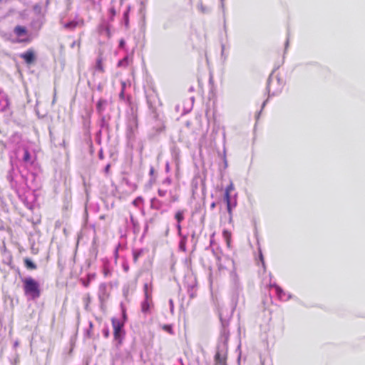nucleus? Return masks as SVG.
<instances>
[{
    "label": "nucleus",
    "instance_id": "1",
    "mask_svg": "<svg viewBox=\"0 0 365 365\" xmlns=\"http://www.w3.org/2000/svg\"><path fill=\"white\" fill-rule=\"evenodd\" d=\"M24 292L26 297L36 299L41 296L39 283L33 277H28L22 279Z\"/></svg>",
    "mask_w": 365,
    "mask_h": 365
},
{
    "label": "nucleus",
    "instance_id": "2",
    "mask_svg": "<svg viewBox=\"0 0 365 365\" xmlns=\"http://www.w3.org/2000/svg\"><path fill=\"white\" fill-rule=\"evenodd\" d=\"M111 322L113 328L114 339L118 342V345H120L125 335V333L123 330V324L115 318H112Z\"/></svg>",
    "mask_w": 365,
    "mask_h": 365
},
{
    "label": "nucleus",
    "instance_id": "3",
    "mask_svg": "<svg viewBox=\"0 0 365 365\" xmlns=\"http://www.w3.org/2000/svg\"><path fill=\"white\" fill-rule=\"evenodd\" d=\"M215 361L216 365H227V348L224 349L218 348L215 356Z\"/></svg>",
    "mask_w": 365,
    "mask_h": 365
},
{
    "label": "nucleus",
    "instance_id": "4",
    "mask_svg": "<svg viewBox=\"0 0 365 365\" xmlns=\"http://www.w3.org/2000/svg\"><path fill=\"white\" fill-rule=\"evenodd\" d=\"M20 58L24 59L28 65L32 64L36 60L34 51L31 48L28 49L26 52L20 54Z\"/></svg>",
    "mask_w": 365,
    "mask_h": 365
},
{
    "label": "nucleus",
    "instance_id": "5",
    "mask_svg": "<svg viewBox=\"0 0 365 365\" xmlns=\"http://www.w3.org/2000/svg\"><path fill=\"white\" fill-rule=\"evenodd\" d=\"M99 295L98 298L101 303L105 302L108 299L110 294L107 292V286L106 284H101L99 286Z\"/></svg>",
    "mask_w": 365,
    "mask_h": 365
},
{
    "label": "nucleus",
    "instance_id": "6",
    "mask_svg": "<svg viewBox=\"0 0 365 365\" xmlns=\"http://www.w3.org/2000/svg\"><path fill=\"white\" fill-rule=\"evenodd\" d=\"M14 32L18 37H21L28 34V30L26 28L20 25H18L14 28Z\"/></svg>",
    "mask_w": 365,
    "mask_h": 365
},
{
    "label": "nucleus",
    "instance_id": "7",
    "mask_svg": "<svg viewBox=\"0 0 365 365\" xmlns=\"http://www.w3.org/2000/svg\"><path fill=\"white\" fill-rule=\"evenodd\" d=\"M95 68L96 71H98L100 73L105 72V68L103 66V56L101 54H100L96 59V63Z\"/></svg>",
    "mask_w": 365,
    "mask_h": 365
},
{
    "label": "nucleus",
    "instance_id": "8",
    "mask_svg": "<svg viewBox=\"0 0 365 365\" xmlns=\"http://www.w3.org/2000/svg\"><path fill=\"white\" fill-rule=\"evenodd\" d=\"M231 193H229V192H225V194H224V200L226 202V205H227V212L230 216V217H232V205H231V196H230Z\"/></svg>",
    "mask_w": 365,
    "mask_h": 365
},
{
    "label": "nucleus",
    "instance_id": "9",
    "mask_svg": "<svg viewBox=\"0 0 365 365\" xmlns=\"http://www.w3.org/2000/svg\"><path fill=\"white\" fill-rule=\"evenodd\" d=\"M78 25L83 26L84 25L83 20H81L79 22L75 21H70V22H68V23L65 24L63 26H64L65 29H70V30H73Z\"/></svg>",
    "mask_w": 365,
    "mask_h": 365
},
{
    "label": "nucleus",
    "instance_id": "10",
    "mask_svg": "<svg viewBox=\"0 0 365 365\" xmlns=\"http://www.w3.org/2000/svg\"><path fill=\"white\" fill-rule=\"evenodd\" d=\"M222 237L225 240L227 247L228 248L231 247V241H232V232L227 230H224L222 231Z\"/></svg>",
    "mask_w": 365,
    "mask_h": 365
},
{
    "label": "nucleus",
    "instance_id": "11",
    "mask_svg": "<svg viewBox=\"0 0 365 365\" xmlns=\"http://www.w3.org/2000/svg\"><path fill=\"white\" fill-rule=\"evenodd\" d=\"M25 267L30 270H34L37 268L36 264L33 262L29 258H25L24 259Z\"/></svg>",
    "mask_w": 365,
    "mask_h": 365
},
{
    "label": "nucleus",
    "instance_id": "12",
    "mask_svg": "<svg viewBox=\"0 0 365 365\" xmlns=\"http://www.w3.org/2000/svg\"><path fill=\"white\" fill-rule=\"evenodd\" d=\"M185 210H178L175 214V219L178 222V223L181 224V222L184 220Z\"/></svg>",
    "mask_w": 365,
    "mask_h": 365
},
{
    "label": "nucleus",
    "instance_id": "13",
    "mask_svg": "<svg viewBox=\"0 0 365 365\" xmlns=\"http://www.w3.org/2000/svg\"><path fill=\"white\" fill-rule=\"evenodd\" d=\"M143 254H144V250L143 249L134 250L133 252L134 263H137L139 257H141Z\"/></svg>",
    "mask_w": 365,
    "mask_h": 365
},
{
    "label": "nucleus",
    "instance_id": "14",
    "mask_svg": "<svg viewBox=\"0 0 365 365\" xmlns=\"http://www.w3.org/2000/svg\"><path fill=\"white\" fill-rule=\"evenodd\" d=\"M150 299L145 298V300L142 302L141 304V310L143 312H147L149 310L150 308Z\"/></svg>",
    "mask_w": 365,
    "mask_h": 365
},
{
    "label": "nucleus",
    "instance_id": "15",
    "mask_svg": "<svg viewBox=\"0 0 365 365\" xmlns=\"http://www.w3.org/2000/svg\"><path fill=\"white\" fill-rule=\"evenodd\" d=\"M143 291H144V294H145V297L147 298V299H151L152 297V290H150V292H149L148 290V283H145L143 286Z\"/></svg>",
    "mask_w": 365,
    "mask_h": 365
},
{
    "label": "nucleus",
    "instance_id": "16",
    "mask_svg": "<svg viewBox=\"0 0 365 365\" xmlns=\"http://www.w3.org/2000/svg\"><path fill=\"white\" fill-rule=\"evenodd\" d=\"M83 302L85 303V309L88 310L89 309V305L91 302V297L89 294H86L85 297H83Z\"/></svg>",
    "mask_w": 365,
    "mask_h": 365
},
{
    "label": "nucleus",
    "instance_id": "17",
    "mask_svg": "<svg viewBox=\"0 0 365 365\" xmlns=\"http://www.w3.org/2000/svg\"><path fill=\"white\" fill-rule=\"evenodd\" d=\"M128 65V57H125L122 60L119 61L118 63V66H127Z\"/></svg>",
    "mask_w": 365,
    "mask_h": 365
},
{
    "label": "nucleus",
    "instance_id": "18",
    "mask_svg": "<svg viewBox=\"0 0 365 365\" xmlns=\"http://www.w3.org/2000/svg\"><path fill=\"white\" fill-rule=\"evenodd\" d=\"M23 159L25 162H28L31 159V155L27 149L24 150V154Z\"/></svg>",
    "mask_w": 365,
    "mask_h": 365
},
{
    "label": "nucleus",
    "instance_id": "19",
    "mask_svg": "<svg viewBox=\"0 0 365 365\" xmlns=\"http://www.w3.org/2000/svg\"><path fill=\"white\" fill-rule=\"evenodd\" d=\"M105 103H106V101L104 100H99L98 101L96 107H97V110L99 112L102 111V106H103V104H105Z\"/></svg>",
    "mask_w": 365,
    "mask_h": 365
},
{
    "label": "nucleus",
    "instance_id": "20",
    "mask_svg": "<svg viewBox=\"0 0 365 365\" xmlns=\"http://www.w3.org/2000/svg\"><path fill=\"white\" fill-rule=\"evenodd\" d=\"M234 190H235V186L232 182H230V185H228L226 187L225 192L231 193Z\"/></svg>",
    "mask_w": 365,
    "mask_h": 365
},
{
    "label": "nucleus",
    "instance_id": "21",
    "mask_svg": "<svg viewBox=\"0 0 365 365\" xmlns=\"http://www.w3.org/2000/svg\"><path fill=\"white\" fill-rule=\"evenodd\" d=\"M218 262H218V269H219L220 271H222L223 269H227V267H225V266L222 264V262H221V259H220V257L218 258Z\"/></svg>",
    "mask_w": 365,
    "mask_h": 365
},
{
    "label": "nucleus",
    "instance_id": "22",
    "mask_svg": "<svg viewBox=\"0 0 365 365\" xmlns=\"http://www.w3.org/2000/svg\"><path fill=\"white\" fill-rule=\"evenodd\" d=\"M31 41V39L29 38H19L16 41L18 43H29Z\"/></svg>",
    "mask_w": 365,
    "mask_h": 365
},
{
    "label": "nucleus",
    "instance_id": "23",
    "mask_svg": "<svg viewBox=\"0 0 365 365\" xmlns=\"http://www.w3.org/2000/svg\"><path fill=\"white\" fill-rule=\"evenodd\" d=\"M163 329L170 334L173 333V329H172L171 326H170V325H165L163 327Z\"/></svg>",
    "mask_w": 365,
    "mask_h": 365
},
{
    "label": "nucleus",
    "instance_id": "24",
    "mask_svg": "<svg viewBox=\"0 0 365 365\" xmlns=\"http://www.w3.org/2000/svg\"><path fill=\"white\" fill-rule=\"evenodd\" d=\"M158 195H159L160 197H164V196H165V195H166L167 192H166V190H165L159 189V190H158Z\"/></svg>",
    "mask_w": 365,
    "mask_h": 365
},
{
    "label": "nucleus",
    "instance_id": "25",
    "mask_svg": "<svg viewBox=\"0 0 365 365\" xmlns=\"http://www.w3.org/2000/svg\"><path fill=\"white\" fill-rule=\"evenodd\" d=\"M274 287H275L277 294L280 297H281V293L283 292L282 289L279 287H278V286H275Z\"/></svg>",
    "mask_w": 365,
    "mask_h": 365
},
{
    "label": "nucleus",
    "instance_id": "26",
    "mask_svg": "<svg viewBox=\"0 0 365 365\" xmlns=\"http://www.w3.org/2000/svg\"><path fill=\"white\" fill-rule=\"evenodd\" d=\"M110 164H108L106 168H105V173L106 174H109V172H110Z\"/></svg>",
    "mask_w": 365,
    "mask_h": 365
},
{
    "label": "nucleus",
    "instance_id": "27",
    "mask_svg": "<svg viewBox=\"0 0 365 365\" xmlns=\"http://www.w3.org/2000/svg\"><path fill=\"white\" fill-rule=\"evenodd\" d=\"M177 229H178V232L180 233L181 230H182V227H181L180 224H179V223L177 224Z\"/></svg>",
    "mask_w": 365,
    "mask_h": 365
},
{
    "label": "nucleus",
    "instance_id": "28",
    "mask_svg": "<svg viewBox=\"0 0 365 365\" xmlns=\"http://www.w3.org/2000/svg\"><path fill=\"white\" fill-rule=\"evenodd\" d=\"M103 333H104V336H105L106 338H108V336H109V331H108V329H107V330H105V331H103Z\"/></svg>",
    "mask_w": 365,
    "mask_h": 365
},
{
    "label": "nucleus",
    "instance_id": "29",
    "mask_svg": "<svg viewBox=\"0 0 365 365\" xmlns=\"http://www.w3.org/2000/svg\"><path fill=\"white\" fill-rule=\"evenodd\" d=\"M109 274H110V272H109V271H108V270H106V269H105V270H104V275H105L106 277V276H108Z\"/></svg>",
    "mask_w": 365,
    "mask_h": 365
},
{
    "label": "nucleus",
    "instance_id": "30",
    "mask_svg": "<svg viewBox=\"0 0 365 365\" xmlns=\"http://www.w3.org/2000/svg\"><path fill=\"white\" fill-rule=\"evenodd\" d=\"M120 97L123 98H124V91L123 90L121 91L120 94Z\"/></svg>",
    "mask_w": 365,
    "mask_h": 365
},
{
    "label": "nucleus",
    "instance_id": "31",
    "mask_svg": "<svg viewBox=\"0 0 365 365\" xmlns=\"http://www.w3.org/2000/svg\"><path fill=\"white\" fill-rule=\"evenodd\" d=\"M215 205H215V202H212V203L211 204L210 207H211V208H212V209H213L214 207H215Z\"/></svg>",
    "mask_w": 365,
    "mask_h": 365
},
{
    "label": "nucleus",
    "instance_id": "32",
    "mask_svg": "<svg viewBox=\"0 0 365 365\" xmlns=\"http://www.w3.org/2000/svg\"><path fill=\"white\" fill-rule=\"evenodd\" d=\"M228 262H231L232 264L233 263V262L232 260H230L229 258H226L225 259Z\"/></svg>",
    "mask_w": 365,
    "mask_h": 365
},
{
    "label": "nucleus",
    "instance_id": "33",
    "mask_svg": "<svg viewBox=\"0 0 365 365\" xmlns=\"http://www.w3.org/2000/svg\"><path fill=\"white\" fill-rule=\"evenodd\" d=\"M84 285H85L86 287H88V286L89 285V282H88L85 283V284H84Z\"/></svg>",
    "mask_w": 365,
    "mask_h": 365
},
{
    "label": "nucleus",
    "instance_id": "34",
    "mask_svg": "<svg viewBox=\"0 0 365 365\" xmlns=\"http://www.w3.org/2000/svg\"><path fill=\"white\" fill-rule=\"evenodd\" d=\"M178 200V198H177V197H174V198H173V201H175V200Z\"/></svg>",
    "mask_w": 365,
    "mask_h": 365
},
{
    "label": "nucleus",
    "instance_id": "35",
    "mask_svg": "<svg viewBox=\"0 0 365 365\" xmlns=\"http://www.w3.org/2000/svg\"><path fill=\"white\" fill-rule=\"evenodd\" d=\"M125 271L128 270V267H125Z\"/></svg>",
    "mask_w": 365,
    "mask_h": 365
},
{
    "label": "nucleus",
    "instance_id": "36",
    "mask_svg": "<svg viewBox=\"0 0 365 365\" xmlns=\"http://www.w3.org/2000/svg\"><path fill=\"white\" fill-rule=\"evenodd\" d=\"M2 0H0V1H1Z\"/></svg>",
    "mask_w": 365,
    "mask_h": 365
}]
</instances>
